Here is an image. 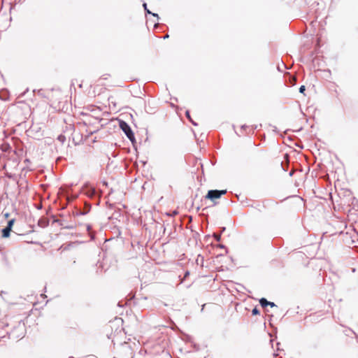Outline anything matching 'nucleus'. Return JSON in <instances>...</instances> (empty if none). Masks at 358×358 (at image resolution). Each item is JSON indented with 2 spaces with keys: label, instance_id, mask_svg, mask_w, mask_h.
Wrapping results in <instances>:
<instances>
[{
  "label": "nucleus",
  "instance_id": "8",
  "mask_svg": "<svg viewBox=\"0 0 358 358\" xmlns=\"http://www.w3.org/2000/svg\"><path fill=\"white\" fill-rule=\"evenodd\" d=\"M185 114H186L187 117V118H188V119L192 122V123L194 125H197V124H196V123H195L194 122H193V121L191 120V117H190V115H189V110H187V111H186V113H185Z\"/></svg>",
  "mask_w": 358,
  "mask_h": 358
},
{
  "label": "nucleus",
  "instance_id": "5",
  "mask_svg": "<svg viewBox=\"0 0 358 358\" xmlns=\"http://www.w3.org/2000/svg\"><path fill=\"white\" fill-rule=\"evenodd\" d=\"M11 231V229L8 228V227H5L4 229H3L2 230V236L3 238H8L10 236V232Z\"/></svg>",
  "mask_w": 358,
  "mask_h": 358
},
{
  "label": "nucleus",
  "instance_id": "21",
  "mask_svg": "<svg viewBox=\"0 0 358 358\" xmlns=\"http://www.w3.org/2000/svg\"><path fill=\"white\" fill-rule=\"evenodd\" d=\"M91 238H92V239H94V235H91Z\"/></svg>",
  "mask_w": 358,
  "mask_h": 358
},
{
  "label": "nucleus",
  "instance_id": "13",
  "mask_svg": "<svg viewBox=\"0 0 358 358\" xmlns=\"http://www.w3.org/2000/svg\"><path fill=\"white\" fill-rule=\"evenodd\" d=\"M268 306H270L271 307L276 306V305L273 302H270V301H269Z\"/></svg>",
  "mask_w": 358,
  "mask_h": 358
},
{
  "label": "nucleus",
  "instance_id": "1",
  "mask_svg": "<svg viewBox=\"0 0 358 358\" xmlns=\"http://www.w3.org/2000/svg\"><path fill=\"white\" fill-rule=\"evenodd\" d=\"M25 326L24 323L19 322L18 324L11 331V336L15 338H21L24 335Z\"/></svg>",
  "mask_w": 358,
  "mask_h": 358
},
{
  "label": "nucleus",
  "instance_id": "19",
  "mask_svg": "<svg viewBox=\"0 0 358 358\" xmlns=\"http://www.w3.org/2000/svg\"><path fill=\"white\" fill-rule=\"evenodd\" d=\"M87 213V211H85V212H82V213H80V214H81V215H85V214H86Z\"/></svg>",
  "mask_w": 358,
  "mask_h": 358
},
{
  "label": "nucleus",
  "instance_id": "3",
  "mask_svg": "<svg viewBox=\"0 0 358 358\" xmlns=\"http://www.w3.org/2000/svg\"><path fill=\"white\" fill-rule=\"evenodd\" d=\"M226 193L227 190H209L206 198L213 201L215 199L220 198L222 195H224Z\"/></svg>",
  "mask_w": 358,
  "mask_h": 358
},
{
  "label": "nucleus",
  "instance_id": "2",
  "mask_svg": "<svg viewBox=\"0 0 358 358\" xmlns=\"http://www.w3.org/2000/svg\"><path fill=\"white\" fill-rule=\"evenodd\" d=\"M120 127L124 131L127 137L131 141L134 142L135 141L134 134L130 127V126L125 122L124 121L120 122Z\"/></svg>",
  "mask_w": 358,
  "mask_h": 358
},
{
  "label": "nucleus",
  "instance_id": "9",
  "mask_svg": "<svg viewBox=\"0 0 358 358\" xmlns=\"http://www.w3.org/2000/svg\"><path fill=\"white\" fill-rule=\"evenodd\" d=\"M252 315H258V314H259V311L257 308H255L252 309Z\"/></svg>",
  "mask_w": 358,
  "mask_h": 358
},
{
  "label": "nucleus",
  "instance_id": "23",
  "mask_svg": "<svg viewBox=\"0 0 358 358\" xmlns=\"http://www.w3.org/2000/svg\"><path fill=\"white\" fill-rule=\"evenodd\" d=\"M69 358H73V357H69Z\"/></svg>",
  "mask_w": 358,
  "mask_h": 358
},
{
  "label": "nucleus",
  "instance_id": "11",
  "mask_svg": "<svg viewBox=\"0 0 358 358\" xmlns=\"http://www.w3.org/2000/svg\"><path fill=\"white\" fill-rule=\"evenodd\" d=\"M213 236H214L215 238L217 241H220V238H221V236H220V234H215Z\"/></svg>",
  "mask_w": 358,
  "mask_h": 358
},
{
  "label": "nucleus",
  "instance_id": "6",
  "mask_svg": "<svg viewBox=\"0 0 358 358\" xmlns=\"http://www.w3.org/2000/svg\"><path fill=\"white\" fill-rule=\"evenodd\" d=\"M259 303L262 307H266L268 306L269 301H268L265 298H262L259 300Z\"/></svg>",
  "mask_w": 358,
  "mask_h": 358
},
{
  "label": "nucleus",
  "instance_id": "7",
  "mask_svg": "<svg viewBox=\"0 0 358 358\" xmlns=\"http://www.w3.org/2000/svg\"><path fill=\"white\" fill-rule=\"evenodd\" d=\"M15 222V219H11L10 220L8 221V225H7V227L10 228L12 229V227H13V225Z\"/></svg>",
  "mask_w": 358,
  "mask_h": 358
},
{
  "label": "nucleus",
  "instance_id": "20",
  "mask_svg": "<svg viewBox=\"0 0 358 358\" xmlns=\"http://www.w3.org/2000/svg\"><path fill=\"white\" fill-rule=\"evenodd\" d=\"M169 38V35H166L164 36V38Z\"/></svg>",
  "mask_w": 358,
  "mask_h": 358
},
{
  "label": "nucleus",
  "instance_id": "12",
  "mask_svg": "<svg viewBox=\"0 0 358 358\" xmlns=\"http://www.w3.org/2000/svg\"><path fill=\"white\" fill-rule=\"evenodd\" d=\"M115 322L119 324L122 322V320L121 318H115Z\"/></svg>",
  "mask_w": 358,
  "mask_h": 358
},
{
  "label": "nucleus",
  "instance_id": "22",
  "mask_svg": "<svg viewBox=\"0 0 358 358\" xmlns=\"http://www.w3.org/2000/svg\"><path fill=\"white\" fill-rule=\"evenodd\" d=\"M245 127H246V126H245V125H243V126H242V128H243H243H245Z\"/></svg>",
  "mask_w": 358,
  "mask_h": 358
},
{
  "label": "nucleus",
  "instance_id": "16",
  "mask_svg": "<svg viewBox=\"0 0 358 358\" xmlns=\"http://www.w3.org/2000/svg\"><path fill=\"white\" fill-rule=\"evenodd\" d=\"M90 209V206H87V208H85L86 211H89Z\"/></svg>",
  "mask_w": 358,
  "mask_h": 358
},
{
  "label": "nucleus",
  "instance_id": "14",
  "mask_svg": "<svg viewBox=\"0 0 358 358\" xmlns=\"http://www.w3.org/2000/svg\"><path fill=\"white\" fill-rule=\"evenodd\" d=\"M86 229L90 232V230H91V226L90 224H87L86 225Z\"/></svg>",
  "mask_w": 358,
  "mask_h": 358
},
{
  "label": "nucleus",
  "instance_id": "15",
  "mask_svg": "<svg viewBox=\"0 0 358 358\" xmlns=\"http://www.w3.org/2000/svg\"><path fill=\"white\" fill-rule=\"evenodd\" d=\"M4 215V217H5L6 218H8V217L10 216V214H9L8 213H4V215Z\"/></svg>",
  "mask_w": 358,
  "mask_h": 358
},
{
  "label": "nucleus",
  "instance_id": "10",
  "mask_svg": "<svg viewBox=\"0 0 358 358\" xmlns=\"http://www.w3.org/2000/svg\"><path fill=\"white\" fill-rule=\"evenodd\" d=\"M305 90H306V88H305V86H304V85H301V86L299 87V92H300V93H303Z\"/></svg>",
  "mask_w": 358,
  "mask_h": 358
},
{
  "label": "nucleus",
  "instance_id": "4",
  "mask_svg": "<svg viewBox=\"0 0 358 358\" xmlns=\"http://www.w3.org/2000/svg\"><path fill=\"white\" fill-rule=\"evenodd\" d=\"M143 8H144L145 11L146 12V13H148V14H150V15H153L154 17H157V20H159V17L158 14H157V13H152L150 10H148V8H147V3H144L143 4Z\"/></svg>",
  "mask_w": 358,
  "mask_h": 358
},
{
  "label": "nucleus",
  "instance_id": "18",
  "mask_svg": "<svg viewBox=\"0 0 358 358\" xmlns=\"http://www.w3.org/2000/svg\"><path fill=\"white\" fill-rule=\"evenodd\" d=\"M189 274V271H187L185 274V277H187Z\"/></svg>",
  "mask_w": 358,
  "mask_h": 358
},
{
  "label": "nucleus",
  "instance_id": "17",
  "mask_svg": "<svg viewBox=\"0 0 358 358\" xmlns=\"http://www.w3.org/2000/svg\"><path fill=\"white\" fill-rule=\"evenodd\" d=\"M66 228H67V229H73V226H67V227H66Z\"/></svg>",
  "mask_w": 358,
  "mask_h": 358
}]
</instances>
